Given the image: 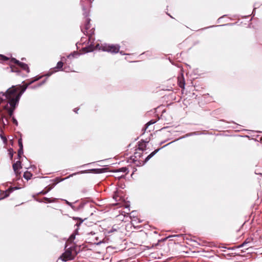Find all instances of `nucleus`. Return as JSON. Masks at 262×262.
<instances>
[{
	"label": "nucleus",
	"instance_id": "1",
	"mask_svg": "<svg viewBox=\"0 0 262 262\" xmlns=\"http://www.w3.org/2000/svg\"><path fill=\"white\" fill-rule=\"evenodd\" d=\"M40 78L30 81L26 85H13L8 89L5 93L0 92V104L4 99H7L10 106H16L28 86L33 82L38 80Z\"/></svg>",
	"mask_w": 262,
	"mask_h": 262
},
{
	"label": "nucleus",
	"instance_id": "2",
	"mask_svg": "<svg viewBox=\"0 0 262 262\" xmlns=\"http://www.w3.org/2000/svg\"><path fill=\"white\" fill-rule=\"evenodd\" d=\"M84 15L85 19L83 26H81V30L84 35L88 37L89 42H91L93 40V35L94 34L95 29L94 28H91L90 24L91 19L88 17L89 16V11L86 10L84 7L82 8Z\"/></svg>",
	"mask_w": 262,
	"mask_h": 262
},
{
	"label": "nucleus",
	"instance_id": "3",
	"mask_svg": "<svg viewBox=\"0 0 262 262\" xmlns=\"http://www.w3.org/2000/svg\"><path fill=\"white\" fill-rule=\"evenodd\" d=\"M85 236L86 242L92 244L98 245H100L103 241L102 239L99 238L98 233L93 232L92 231L87 233L85 234Z\"/></svg>",
	"mask_w": 262,
	"mask_h": 262
},
{
	"label": "nucleus",
	"instance_id": "4",
	"mask_svg": "<svg viewBox=\"0 0 262 262\" xmlns=\"http://www.w3.org/2000/svg\"><path fill=\"white\" fill-rule=\"evenodd\" d=\"M76 254L77 252L75 250V247H71L66 250L60 256V258L62 261H67L74 259Z\"/></svg>",
	"mask_w": 262,
	"mask_h": 262
},
{
	"label": "nucleus",
	"instance_id": "5",
	"mask_svg": "<svg viewBox=\"0 0 262 262\" xmlns=\"http://www.w3.org/2000/svg\"><path fill=\"white\" fill-rule=\"evenodd\" d=\"M120 46L118 45H105L102 47L103 51L117 53L119 52Z\"/></svg>",
	"mask_w": 262,
	"mask_h": 262
},
{
	"label": "nucleus",
	"instance_id": "6",
	"mask_svg": "<svg viewBox=\"0 0 262 262\" xmlns=\"http://www.w3.org/2000/svg\"><path fill=\"white\" fill-rule=\"evenodd\" d=\"M145 145L144 143H140L138 145V147L135 149L134 152V161L138 160L142 156L143 151L145 150Z\"/></svg>",
	"mask_w": 262,
	"mask_h": 262
},
{
	"label": "nucleus",
	"instance_id": "7",
	"mask_svg": "<svg viewBox=\"0 0 262 262\" xmlns=\"http://www.w3.org/2000/svg\"><path fill=\"white\" fill-rule=\"evenodd\" d=\"M11 60L18 65L22 69L26 71L27 73L30 72L29 68L26 63L21 62L15 58H12Z\"/></svg>",
	"mask_w": 262,
	"mask_h": 262
},
{
	"label": "nucleus",
	"instance_id": "8",
	"mask_svg": "<svg viewBox=\"0 0 262 262\" xmlns=\"http://www.w3.org/2000/svg\"><path fill=\"white\" fill-rule=\"evenodd\" d=\"M253 239L252 237L247 238L242 244L238 246V248H242L245 246H247L246 249H248L252 247V245L251 244L252 243Z\"/></svg>",
	"mask_w": 262,
	"mask_h": 262
},
{
	"label": "nucleus",
	"instance_id": "9",
	"mask_svg": "<svg viewBox=\"0 0 262 262\" xmlns=\"http://www.w3.org/2000/svg\"><path fill=\"white\" fill-rule=\"evenodd\" d=\"M12 167L15 174L17 176L20 174V172H18V169L21 168L20 161H17L15 163H13Z\"/></svg>",
	"mask_w": 262,
	"mask_h": 262
},
{
	"label": "nucleus",
	"instance_id": "10",
	"mask_svg": "<svg viewBox=\"0 0 262 262\" xmlns=\"http://www.w3.org/2000/svg\"><path fill=\"white\" fill-rule=\"evenodd\" d=\"M18 189V188L17 187L9 188L7 190H6L5 191H4V193H5V195L4 197L0 198V200L3 199H4L6 197H8L10 193L12 192L14 190Z\"/></svg>",
	"mask_w": 262,
	"mask_h": 262
},
{
	"label": "nucleus",
	"instance_id": "11",
	"mask_svg": "<svg viewBox=\"0 0 262 262\" xmlns=\"http://www.w3.org/2000/svg\"><path fill=\"white\" fill-rule=\"evenodd\" d=\"M87 203L84 202H80L79 205H77L76 211H81L83 210L85 206H87Z\"/></svg>",
	"mask_w": 262,
	"mask_h": 262
},
{
	"label": "nucleus",
	"instance_id": "12",
	"mask_svg": "<svg viewBox=\"0 0 262 262\" xmlns=\"http://www.w3.org/2000/svg\"><path fill=\"white\" fill-rule=\"evenodd\" d=\"M178 84L180 88H181L182 89H184L185 83L184 79L183 76L181 78H179Z\"/></svg>",
	"mask_w": 262,
	"mask_h": 262
},
{
	"label": "nucleus",
	"instance_id": "13",
	"mask_svg": "<svg viewBox=\"0 0 262 262\" xmlns=\"http://www.w3.org/2000/svg\"><path fill=\"white\" fill-rule=\"evenodd\" d=\"M115 172H123V173H127L128 172V168H126V167H121V168H118V169H116L115 170Z\"/></svg>",
	"mask_w": 262,
	"mask_h": 262
},
{
	"label": "nucleus",
	"instance_id": "14",
	"mask_svg": "<svg viewBox=\"0 0 262 262\" xmlns=\"http://www.w3.org/2000/svg\"><path fill=\"white\" fill-rule=\"evenodd\" d=\"M32 176V173L30 172L27 171L25 172L24 173V178L27 180L31 179Z\"/></svg>",
	"mask_w": 262,
	"mask_h": 262
},
{
	"label": "nucleus",
	"instance_id": "15",
	"mask_svg": "<svg viewBox=\"0 0 262 262\" xmlns=\"http://www.w3.org/2000/svg\"><path fill=\"white\" fill-rule=\"evenodd\" d=\"M4 118L5 116L3 114H0V122L3 123L4 125H6L7 124L8 121L7 119L5 121Z\"/></svg>",
	"mask_w": 262,
	"mask_h": 262
},
{
	"label": "nucleus",
	"instance_id": "16",
	"mask_svg": "<svg viewBox=\"0 0 262 262\" xmlns=\"http://www.w3.org/2000/svg\"><path fill=\"white\" fill-rule=\"evenodd\" d=\"M72 219L74 220H75V221L77 220L78 221V222L76 223V224L75 225L77 227L79 226L82 223V222H83V220H82L80 218L77 217H72Z\"/></svg>",
	"mask_w": 262,
	"mask_h": 262
},
{
	"label": "nucleus",
	"instance_id": "17",
	"mask_svg": "<svg viewBox=\"0 0 262 262\" xmlns=\"http://www.w3.org/2000/svg\"><path fill=\"white\" fill-rule=\"evenodd\" d=\"M160 149H156L151 153H150L145 159V161H147L149 160L152 156H154L159 150Z\"/></svg>",
	"mask_w": 262,
	"mask_h": 262
},
{
	"label": "nucleus",
	"instance_id": "18",
	"mask_svg": "<svg viewBox=\"0 0 262 262\" xmlns=\"http://www.w3.org/2000/svg\"><path fill=\"white\" fill-rule=\"evenodd\" d=\"M15 109V106H10V108H8V113L10 117L12 118L13 112Z\"/></svg>",
	"mask_w": 262,
	"mask_h": 262
},
{
	"label": "nucleus",
	"instance_id": "19",
	"mask_svg": "<svg viewBox=\"0 0 262 262\" xmlns=\"http://www.w3.org/2000/svg\"><path fill=\"white\" fill-rule=\"evenodd\" d=\"M62 67H63V62L62 61H59L57 62V66L55 67V68L58 70H60L62 69Z\"/></svg>",
	"mask_w": 262,
	"mask_h": 262
},
{
	"label": "nucleus",
	"instance_id": "20",
	"mask_svg": "<svg viewBox=\"0 0 262 262\" xmlns=\"http://www.w3.org/2000/svg\"><path fill=\"white\" fill-rule=\"evenodd\" d=\"M8 151L10 159L12 160L13 158L14 153L13 149L12 148H10L9 149H8Z\"/></svg>",
	"mask_w": 262,
	"mask_h": 262
},
{
	"label": "nucleus",
	"instance_id": "21",
	"mask_svg": "<svg viewBox=\"0 0 262 262\" xmlns=\"http://www.w3.org/2000/svg\"><path fill=\"white\" fill-rule=\"evenodd\" d=\"M51 189V188H48L46 190H42L41 191H40L39 192H38L37 193V194H46L48 192H49Z\"/></svg>",
	"mask_w": 262,
	"mask_h": 262
},
{
	"label": "nucleus",
	"instance_id": "22",
	"mask_svg": "<svg viewBox=\"0 0 262 262\" xmlns=\"http://www.w3.org/2000/svg\"><path fill=\"white\" fill-rule=\"evenodd\" d=\"M43 199L45 200L46 202H47V203L55 202L56 200V199H51L50 198H46V197H45L43 198Z\"/></svg>",
	"mask_w": 262,
	"mask_h": 262
},
{
	"label": "nucleus",
	"instance_id": "23",
	"mask_svg": "<svg viewBox=\"0 0 262 262\" xmlns=\"http://www.w3.org/2000/svg\"><path fill=\"white\" fill-rule=\"evenodd\" d=\"M78 55V53L77 52H74L72 53H71L68 57L71 58V57H74L75 56H77Z\"/></svg>",
	"mask_w": 262,
	"mask_h": 262
},
{
	"label": "nucleus",
	"instance_id": "24",
	"mask_svg": "<svg viewBox=\"0 0 262 262\" xmlns=\"http://www.w3.org/2000/svg\"><path fill=\"white\" fill-rule=\"evenodd\" d=\"M77 203V201H76L74 203H72V206L71 207L74 211H76L77 209V205L76 204Z\"/></svg>",
	"mask_w": 262,
	"mask_h": 262
},
{
	"label": "nucleus",
	"instance_id": "25",
	"mask_svg": "<svg viewBox=\"0 0 262 262\" xmlns=\"http://www.w3.org/2000/svg\"><path fill=\"white\" fill-rule=\"evenodd\" d=\"M18 146L19 147V148L23 149V142H22V139L21 138L18 139Z\"/></svg>",
	"mask_w": 262,
	"mask_h": 262
},
{
	"label": "nucleus",
	"instance_id": "26",
	"mask_svg": "<svg viewBox=\"0 0 262 262\" xmlns=\"http://www.w3.org/2000/svg\"><path fill=\"white\" fill-rule=\"evenodd\" d=\"M155 123V121H154V120H150L149 121V122H148L146 124H145V129H146L151 124H152L154 123Z\"/></svg>",
	"mask_w": 262,
	"mask_h": 262
},
{
	"label": "nucleus",
	"instance_id": "27",
	"mask_svg": "<svg viewBox=\"0 0 262 262\" xmlns=\"http://www.w3.org/2000/svg\"><path fill=\"white\" fill-rule=\"evenodd\" d=\"M23 154V149L19 148L18 150V157H20L21 155Z\"/></svg>",
	"mask_w": 262,
	"mask_h": 262
},
{
	"label": "nucleus",
	"instance_id": "28",
	"mask_svg": "<svg viewBox=\"0 0 262 262\" xmlns=\"http://www.w3.org/2000/svg\"><path fill=\"white\" fill-rule=\"evenodd\" d=\"M117 231V229L114 228V227H113L111 229H110V230H108L107 232L108 233H112L114 231Z\"/></svg>",
	"mask_w": 262,
	"mask_h": 262
},
{
	"label": "nucleus",
	"instance_id": "29",
	"mask_svg": "<svg viewBox=\"0 0 262 262\" xmlns=\"http://www.w3.org/2000/svg\"><path fill=\"white\" fill-rule=\"evenodd\" d=\"M75 238V234L74 233H73L70 237L69 239L71 241H73Z\"/></svg>",
	"mask_w": 262,
	"mask_h": 262
},
{
	"label": "nucleus",
	"instance_id": "30",
	"mask_svg": "<svg viewBox=\"0 0 262 262\" xmlns=\"http://www.w3.org/2000/svg\"><path fill=\"white\" fill-rule=\"evenodd\" d=\"M12 119L13 123L15 124L16 125H17L18 122L16 119L14 117H12Z\"/></svg>",
	"mask_w": 262,
	"mask_h": 262
},
{
	"label": "nucleus",
	"instance_id": "31",
	"mask_svg": "<svg viewBox=\"0 0 262 262\" xmlns=\"http://www.w3.org/2000/svg\"><path fill=\"white\" fill-rule=\"evenodd\" d=\"M67 205H68V206H72V203H71L69 201H68L67 200H62Z\"/></svg>",
	"mask_w": 262,
	"mask_h": 262
},
{
	"label": "nucleus",
	"instance_id": "32",
	"mask_svg": "<svg viewBox=\"0 0 262 262\" xmlns=\"http://www.w3.org/2000/svg\"><path fill=\"white\" fill-rule=\"evenodd\" d=\"M1 57L2 58V59L3 60H8V58H7V57L4 56V55H1Z\"/></svg>",
	"mask_w": 262,
	"mask_h": 262
},
{
	"label": "nucleus",
	"instance_id": "33",
	"mask_svg": "<svg viewBox=\"0 0 262 262\" xmlns=\"http://www.w3.org/2000/svg\"><path fill=\"white\" fill-rule=\"evenodd\" d=\"M92 170L95 171L97 173H99L101 171V169H92Z\"/></svg>",
	"mask_w": 262,
	"mask_h": 262
},
{
	"label": "nucleus",
	"instance_id": "34",
	"mask_svg": "<svg viewBox=\"0 0 262 262\" xmlns=\"http://www.w3.org/2000/svg\"><path fill=\"white\" fill-rule=\"evenodd\" d=\"M46 82V80L42 81L41 82H40V83H39L37 85V86H41V85H42L43 83H45Z\"/></svg>",
	"mask_w": 262,
	"mask_h": 262
},
{
	"label": "nucleus",
	"instance_id": "35",
	"mask_svg": "<svg viewBox=\"0 0 262 262\" xmlns=\"http://www.w3.org/2000/svg\"><path fill=\"white\" fill-rule=\"evenodd\" d=\"M1 136L2 139L4 141H6L7 140V139H6L5 137L2 136V135H1Z\"/></svg>",
	"mask_w": 262,
	"mask_h": 262
},
{
	"label": "nucleus",
	"instance_id": "36",
	"mask_svg": "<svg viewBox=\"0 0 262 262\" xmlns=\"http://www.w3.org/2000/svg\"><path fill=\"white\" fill-rule=\"evenodd\" d=\"M79 110V108H75L74 110V112H75L76 113H77L78 112V111Z\"/></svg>",
	"mask_w": 262,
	"mask_h": 262
},
{
	"label": "nucleus",
	"instance_id": "37",
	"mask_svg": "<svg viewBox=\"0 0 262 262\" xmlns=\"http://www.w3.org/2000/svg\"><path fill=\"white\" fill-rule=\"evenodd\" d=\"M52 73H53V72H50L49 74H48V76H50Z\"/></svg>",
	"mask_w": 262,
	"mask_h": 262
},
{
	"label": "nucleus",
	"instance_id": "38",
	"mask_svg": "<svg viewBox=\"0 0 262 262\" xmlns=\"http://www.w3.org/2000/svg\"><path fill=\"white\" fill-rule=\"evenodd\" d=\"M8 107V104H7V105H6V106L4 107V108H5V109H7V107Z\"/></svg>",
	"mask_w": 262,
	"mask_h": 262
},
{
	"label": "nucleus",
	"instance_id": "39",
	"mask_svg": "<svg viewBox=\"0 0 262 262\" xmlns=\"http://www.w3.org/2000/svg\"><path fill=\"white\" fill-rule=\"evenodd\" d=\"M120 53L121 54H124V53H123L122 51H120Z\"/></svg>",
	"mask_w": 262,
	"mask_h": 262
},
{
	"label": "nucleus",
	"instance_id": "40",
	"mask_svg": "<svg viewBox=\"0 0 262 262\" xmlns=\"http://www.w3.org/2000/svg\"><path fill=\"white\" fill-rule=\"evenodd\" d=\"M170 144V143H168V144H167V145H166L164 146L163 147H165V146H167V145H168V144Z\"/></svg>",
	"mask_w": 262,
	"mask_h": 262
},
{
	"label": "nucleus",
	"instance_id": "41",
	"mask_svg": "<svg viewBox=\"0 0 262 262\" xmlns=\"http://www.w3.org/2000/svg\"><path fill=\"white\" fill-rule=\"evenodd\" d=\"M114 198L116 200H117V198H116V196H114Z\"/></svg>",
	"mask_w": 262,
	"mask_h": 262
},
{
	"label": "nucleus",
	"instance_id": "42",
	"mask_svg": "<svg viewBox=\"0 0 262 262\" xmlns=\"http://www.w3.org/2000/svg\"><path fill=\"white\" fill-rule=\"evenodd\" d=\"M75 174H76V173H73V174L71 175V176H73V175H75Z\"/></svg>",
	"mask_w": 262,
	"mask_h": 262
}]
</instances>
